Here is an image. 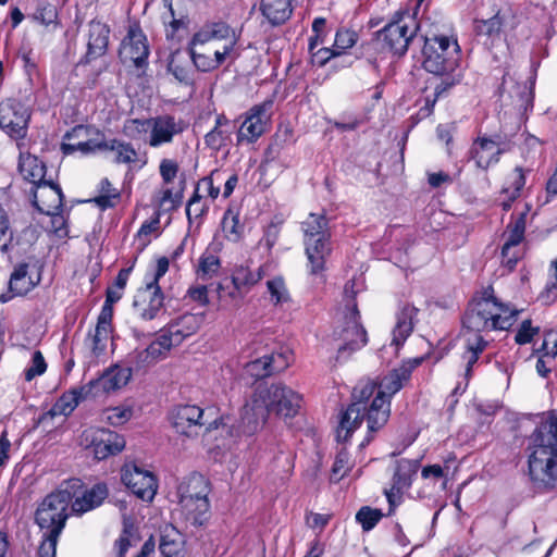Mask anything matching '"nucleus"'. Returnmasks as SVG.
Returning a JSON list of instances; mask_svg holds the SVG:
<instances>
[{"instance_id": "49", "label": "nucleus", "mask_w": 557, "mask_h": 557, "mask_svg": "<svg viewBox=\"0 0 557 557\" xmlns=\"http://www.w3.org/2000/svg\"><path fill=\"white\" fill-rule=\"evenodd\" d=\"M173 347H175V345L164 334V332L161 331L158 337L147 347V350L149 351L152 360L158 362L159 360L164 359Z\"/></svg>"}, {"instance_id": "19", "label": "nucleus", "mask_w": 557, "mask_h": 557, "mask_svg": "<svg viewBox=\"0 0 557 557\" xmlns=\"http://www.w3.org/2000/svg\"><path fill=\"white\" fill-rule=\"evenodd\" d=\"M149 47L145 34L138 27H131L120 48L123 63H132L143 67L147 63Z\"/></svg>"}, {"instance_id": "24", "label": "nucleus", "mask_w": 557, "mask_h": 557, "mask_svg": "<svg viewBox=\"0 0 557 557\" xmlns=\"http://www.w3.org/2000/svg\"><path fill=\"white\" fill-rule=\"evenodd\" d=\"M418 469L419 460L417 459H400L397 461L393 475L392 487L389 490H385V495L391 506H394L395 504V496L410 487L412 476L417 473Z\"/></svg>"}, {"instance_id": "56", "label": "nucleus", "mask_w": 557, "mask_h": 557, "mask_svg": "<svg viewBox=\"0 0 557 557\" xmlns=\"http://www.w3.org/2000/svg\"><path fill=\"white\" fill-rule=\"evenodd\" d=\"M46 370H47V363L45 361V358H44L41 351L36 350L33 354L30 366L27 369H25V371H24L25 380L27 382H30L36 376L42 375L46 372Z\"/></svg>"}, {"instance_id": "58", "label": "nucleus", "mask_w": 557, "mask_h": 557, "mask_svg": "<svg viewBox=\"0 0 557 557\" xmlns=\"http://www.w3.org/2000/svg\"><path fill=\"white\" fill-rule=\"evenodd\" d=\"M267 357L270 361L272 374L285 370L293 360L292 352L287 349L280 352H272L267 355Z\"/></svg>"}, {"instance_id": "51", "label": "nucleus", "mask_w": 557, "mask_h": 557, "mask_svg": "<svg viewBox=\"0 0 557 557\" xmlns=\"http://www.w3.org/2000/svg\"><path fill=\"white\" fill-rule=\"evenodd\" d=\"M358 35L355 30L341 28L335 34L334 49L335 54L342 55L347 49L357 44Z\"/></svg>"}, {"instance_id": "60", "label": "nucleus", "mask_w": 557, "mask_h": 557, "mask_svg": "<svg viewBox=\"0 0 557 557\" xmlns=\"http://www.w3.org/2000/svg\"><path fill=\"white\" fill-rule=\"evenodd\" d=\"M350 469V462H349V454L346 449H341L335 458L332 473L334 476H337L336 480H339L344 478V475L348 472Z\"/></svg>"}, {"instance_id": "5", "label": "nucleus", "mask_w": 557, "mask_h": 557, "mask_svg": "<svg viewBox=\"0 0 557 557\" xmlns=\"http://www.w3.org/2000/svg\"><path fill=\"white\" fill-rule=\"evenodd\" d=\"M308 270L319 275L325 270L326 259L332 252L329 220L323 213H310L301 223Z\"/></svg>"}, {"instance_id": "18", "label": "nucleus", "mask_w": 557, "mask_h": 557, "mask_svg": "<svg viewBox=\"0 0 557 557\" xmlns=\"http://www.w3.org/2000/svg\"><path fill=\"white\" fill-rule=\"evenodd\" d=\"M273 101L267 100L260 104L253 106L246 115L238 131V140L255 143L264 132L267 123L270 120V111Z\"/></svg>"}, {"instance_id": "43", "label": "nucleus", "mask_w": 557, "mask_h": 557, "mask_svg": "<svg viewBox=\"0 0 557 557\" xmlns=\"http://www.w3.org/2000/svg\"><path fill=\"white\" fill-rule=\"evenodd\" d=\"M98 191L99 195L92 201L102 210L113 208L121 199L120 191L107 177L100 181Z\"/></svg>"}, {"instance_id": "38", "label": "nucleus", "mask_w": 557, "mask_h": 557, "mask_svg": "<svg viewBox=\"0 0 557 557\" xmlns=\"http://www.w3.org/2000/svg\"><path fill=\"white\" fill-rule=\"evenodd\" d=\"M230 134V121L219 115L214 128L205 136V143L209 148L218 151L226 145Z\"/></svg>"}, {"instance_id": "45", "label": "nucleus", "mask_w": 557, "mask_h": 557, "mask_svg": "<svg viewBox=\"0 0 557 557\" xmlns=\"http://www.w3.org/2000/svg\"><path fill=\"white\" fill-rule=\"evenodd\" d=\"M216 294L219 301L223 307H238L245 296V293L232 283L231 285L219 283L216 286Z\"/></svg>"}, {"instance_id": "42", "label": "nucleus", "mask_w": 557, "mask_h": 557, "mask_svg": "<svg viewBox=\"0 0 557 557\" xmlns=\"http://www.w3.org/2000/svg\"><path fill=\"white\" fill-rule=\"evenodd\" d=\"M466 352L463 355L467 361L466 375L469 376L473 364L478 361L479 355L485 349L487 342L482 335L466 334Z\"/></svg>"}, {"instance_id": "6", "label": "nucleus", "mask_w": 557, "mask_h": 557, "mask_svg": "<svg viewBox=\"0 0 557 557\" xmlns=\"http://www.w3.org/2000/svg\"><path fill=\"white\" fill-rule=\"evenodd\" d=\"M411 368L401 366L384 376L377 387V393L372 399L368 412V432L374 433L383 428L391 414V397L396 394L409 380Z\"/></svg>"}, {"instance_id": "61", "label": "nucleus", "mask_w": 557, "mask_h": 557, "mask_svg": "<svg viewBox=\"0 0 557 557\" xmlns=\"http://www.w3.org/2000/svg\"><path fill=\"white\" fill-rule=\"evenodd\" d=\"M177 58H178L177 52L172 54L171 60L168 65L169 71L175 76V78L178 82L188 84L190 82L189 70L185 66H182L178 63Z\"/></svg>"}, {"instance_id": "52", "label": "nucleus", "mask_w": 557, "mask_h": 557, "mask_svg": "<svg viewBox=\"0 0 557 557\" xmlns=\"http://www.w3.org/2000/svg\"><path fill=\"white\" fill-rule=\"evenodd\" d=\"M267 287L273 305L282 306L289 300V294L282 277L269 280Z\"/></svg>"}, {"instance_id": "33", "label": "nucleus", "mask_w": 557, "mask_h": 557, "mask_svg": "<svg viewBox=\"0 0 557 557\" xmlns=\"http://www.w3.org/2000/svg\"><path fill=\"white\" fill-rule=\"evenodd\" d=\"M417 312L418 310L416 307L406 305L397 314V321L395 327L393 329L392 338V344L396 347H399L411 334Z\"/></svg>"}, {"instance_id": "36", "label": "nucleus", "mask_w": 557, "mask_h": 557, "mask_svg": "<svg viewBox=\"0 0 557 557\" xmlns=\"http://www.w3.org/2000/svg\"><path fill=\"white\" fill-rule=\"evenodd\" d=\"M442 78L434 86L433 98H425V104L420 109L423 116H428L432 113L435 102L442 97L448 89L458 84L461 81V73L457 70L450 73L440 75Z\"/></svg>"}, {"instance_id": "3", "label": "nucleus", "mask_w": 557, "mask_h": 557, "mask_svg": "<svg viewBox=\"0 0 557 557\" xmlns=\"http://www.w3.org/2000/svg\"><path fill=\"white\" fill-rule=\"evenodd\" d=\"M518 310L502 304L494 296L492 287L483 290L480 298L473 299L465 318V333L481 335L492 330H508L515 322Z\"/></svg>"}, {"instance_id": "53", "label": "nucleus", "mask_w": 557, "mask_h": 557, "mask_svg": "<svg viewBox=\"0 0 557 557\" xmlns=\"http://www.w3.org/2000/svg\"><path fill=\"white\" fill-rule=\"evenodd\" d=\"M382 517L383 515L381 510L373 509L368 506L361 507L356 513V520L361 524L363 531L372 530Z\"/></svg>"}, {"instance_id": "11", "label": "nucleus", "mask_w": 557, "mask_h": 557, "mask_svg": "<svg viewBox=\"0 0 557 557\" xmlns=\"http://www.w3.org/2000/svg\"><path fill=\"white\" fill-rule=\"evenodd\" d=\"M359 318V311L354 304L344 317L343 324L334 331V337L342 342L337 347V360L348 358L367 344V332Z\"/></svg>"}, {"instance_id": "26", "label": "nucleus", "mask_w": 557, "mask_h": 557, "mask_svg": "<svg viewBox=\"0 0 557 557\" xmlns=\"http://www.w3.org/2000/svg\"><path fill=\"white\" fill-rule=\"evenodd\" d=\"M201 321L202 318L197 314L185 313L168 324L162 331L175 346H178L185 338L199 330Z\"/></svg>"}, {"instance_id": "63", "label": "nucleus", "mask_w": 557, "mask_h": 557, "mask_svg": "<svg viewBox=\"0 0 557 557\" xmlns=\"http://www.w3.org/2000/svg\"><path fill=\"white\" fill-rule=\"evenodd\" d=\"M537 333H539V327H532L531 321L524 320L521 323V325L515 336V341L519 345H524V344L530 343L533 339V336Z\"/></svg>"}, {"instance_id": "55", "label": "nucleus", "mask_w": 557, "mask_h": 557, "mask_svg": "<svg viewBox=\"0 0 557 557\" xmlns=\"http://www.w3.org/2000/svg\"><path fill=\"white\" fill-rule=\"evenodd\" d=\"M246 372L255 377V379H263L272 375V371L270 368V361L267 355L258 358L253 361H250L245 367Z\"/></svg>"}, {"instance_id": "14", "label": "nucleus", "mask_w": 557, "mask_h": 557, "mask_svg": "<svg viewBox=\"0 0 557 557\" xmlns=\"http://www.w3.org/2000/svg\"><path fill=\"white\" fill-rule=\"evenodd\" d=\"M30 114L24 104L8 99L0 102V128L12 138H24Z\"/></svg>"}, {"instance_id": "17", "label": "nucleus", "mask_w": 557, "mask_h": 557, "mask_svg": "<svg viewBox=\"0 0 557 557\" xmlns=\"http://www.w3.org/2000/svg\"><path fill=\"white\" fill-rule=\"evenodd\" d=\"M122 481L134 495L145 502H151L157 493L156 476L136 463H126L123 467Z\"/></svg>"}, {"instance_id": "30", "label": "nucleus", "mask_w": 557, "mask_h": 557, "mask_svg": "<svg viewBox=\"0 0 557 557\" xmlns=\"http://www.w3.org/2000/svg\"><path fill=\"white\" fill-rule=\"evenodd\" d=\"M210 493L209 481L200 473H191L184 478L177 486V495L180 499L186 498H208Z\"/></svg>"}, {"instance_id": "27", "label": "nucleus", "mask_w": 557, "mask_h": 557, "mask_svg": "<svg viewBox=\"0 0 557 557\" xmlns=\"http://www.w3.org/2000/svg\"><path fill=\"white\" fill-rule=\"evenodd\" d=\"M75 490V494L77 491ZM108 496V487L103 483H98L94 485L90 490H87L83 493L82 496L75 495L71 502V512L76 516H82L97 507H99L102 502Z\"/></svg>"}, {"instance_id": "39", "label": "nucleus", "mask_w": 557, "mask_h": 557, "mask_svg": "<svg viewBox=\"0 0 557 557\" xmlns=\"http://www.w3.org/2000/svg\"><path fill=\"white\" fill-rule=\"evenodd\" d=\"M106 150H110L115 153L114 162L119 164H131L137 162L138 160L137 150L135 149L133 144L127 141H123L115 138L107 140Z\"/></svg>"}, {"instance_id": "4", "label": "nucleus", "mask_w": 557, "mask_h": 557, "mask_svg": "<svg viewBox=\"0 0 557 557\" xmlns=\"http://www.w3.org/2000/svg\"><path fill=\"white\" fill-rule=\"evenodd\" d=\"M81 487L79 479H71L42 499L35 512V521L42 532L62 533L75 490Z\"/></svg>"}, {"instance_id": "15", "label": "nucleus", "mask_w": 557, "mask_h": 557, "mask_svg": "<svg viewBox=\"0 0 557 557\" xmlns=\"http://www.w3.org/2000/svg\"><path fill=\"white\" fill-rule=\"evenodd\" d=\"M194 44H208L211 41H223L221 51L228 52L232 61H235L239 53L236 50L238 36L236 32L224 22H212L205 24L194 36Z\"/></svg>"}, {"instance_id": "23", "label": "nucleus", "mask_w": 557, "mask_h": 557, "mask_svg": "<svg viewBox=\"0 0 557 557\" xmlns=\"http://www.w3.org/2000/svg\"><path fill=\"white\" fill-rule=\"evenodd\" d=\"M206 44H194V38H191L189 42V55L190 59L198 71L201 72H211L216 70L226 61H232V57L228 55V52L221 51L220 48H214L213 54L206 51Z\"/></svg>"}, {"instance_id": "62", "label": "nucleus", "mask_w": 557, "mask_h": 557, "mask_svg": "<svg viewBox=\"0 0 557 557\" xmlns=\"http://www.w3.org/2000/svg\"><path fill=\"white\" fill-rule=\"evenodd\" d=\"M160 175L164 183L170 184L176 177L178 164L173 159H162L160 162Z\"/></svg>"}, {"instance_id": "16", "label": "nucleus", "mask_w": 557, "mask_h": 557, "mask_svg": "<svg viewBox=\"0 0 557 557\" xmlns=\"http://www.w3.org/2000/svg\"><path fill=\"white\" fill-rule=\"evenodd\" d=\"M186 123L170 114L150 117L149 135L146 144L151 148H159L173 143L175 136L182 134Z\"/></svg>"}, {"instance_id": "48", "label": "nucleus", "mask_w": 557, "mask_h": 557, "mask_svg": "<svg viewBox=\"0 0 557 557\" xmlns=\"http://www.w3.org/2000/svg\"><path fill=\"white\" fill-rule=\"evenodd\" d=\"M525 185V175L522 168L517 166L508 177V185L503 193L508 195L509 201L517 199Z\"/></svg>"}, {"instance_id": "47", "label": "nucleus", "mask_w": 557, "mask_h": 557, "mask_svg": "<svg viewBox=\"0 0 557 557\" xmlns=\"http://www.w3.org/2000/svg\"><path fill=\"white\" fill-rule=\"evenodd\" d=\"M417 26L419 27L418 32L421 34V38H423L424 42L426 41V35L430 29H438V34H444V29L446 27L445 17L442 13L434 12L429 14L422 18L419 23L417 22Z\"/></svg>"}, {"instance_id": "29", "label": "nucleus", "mask_w": 557, "mask_h": 557, "mask_svg": "<svg viewBox=\"0 0 557 557\" xmlns=\"http://www.w3.org/2000/svg\"><path fill=\"white\" fill-rule=\"evenodd\" d=\"M89 395L92 394L88 384L73 388L62 394V396L55 401L47 414L51 417L69 416L75 410L78 404Z\"/></svg>"}, {"instance_id": "32", "label": "nucleus", "mask_w": 557, "mask_h": 557, "mask_svg": "<svg viewBox=\"0 0 557 557\" xmlns=\"http://www.w3.org/2000/svg\"><path fill=\"white\" fill-rule=\"evenodd\" d=\"M109 28L100 22L89 24L88 44L86 58L88 61L104 54L109 42Z\"/></svg>"}, {"instance_id": "46", "label": "nucleus", "mask_w": 557, "mask_h": 557, "mask_svg": "<svg viewBox=\"0 0 557 557\" xmlns=\"http://www.w3.org/2000/svg\"><path fill=\"white\" fill-rule=\"evenodd\" d=\"M221 268L220 259L212 253H203L199 259L198 277L207 281L218 274Z\"/></svg>"}, {"instance_id": "41", "label": "nucleus", "mask_w": 557, "mask_h": 557, "mask_svg": "<svg viewBox=\"0 0 557 557\" xmlns=\"http://www.w3.org/2000/svg\"><path fill=\"white\" fill-rule=\"evenodd\" d=\"M525 221L524 216L521 215L512 224H509L507 232L505 233V243L502 248V255H508L509 250L515 247H522V240L524 238Z\"/></svg>"}, {"instance_id": "9", "label": "nucleus", "mask_w": 557, "mask_h": 557, "mask_svg": "<svg viewBox=\"0 0 557 557\" xmlns=\"http://www.w3.org/2000/svg\"><path fill=\"white\" fill-rule=\"evenodd\" d=\"M168 270V258L162 257L158 259L153 272L146 274L145 286L137 290L133 307L136 314L143 320L149 321L157 318L163 309L164 296L159 286V280Z\"/></svg>"}, {"instance_id": "59", "label": "nucleus", "mask_w": 557, "mask_h": 557, "mask_svg": "<svg viewBox=\"0 0 557 557\" xmlns=\"http://www.w3.org/2000/svg\"><path fill=\"white\" fill-rule=\"evenodd\" d=\"M60 534L44 532V540L39 546V557H55L57 544Z\"/></svg>"}, {"instance_id": "8", "label": "nucleus", "mask_w": 557, "mask_h": 557, "mask_svg": "<svg viewBox=\"0 0 557 557\" xmlns=\"http://www.w3.org/2000/svg\"><path fill=\"white\" fill-rule=\"evenodd\" d=\"M419 27L409 12H396L391 22L375 33V49L404 55L418 34Z\"/></svg>"}, {"instance_id": "21", "label": "nucleus", "mask_w": 557, "mask_h": 557, "mask_svg": "<svg viewBox=\"0 0 557 557\" xmlns=\"http://www.w3.org/2000/svg\"><path fill=\"white\" fill-rule=\"evenodd\" d=\"M33 202L38 211L45 214H53L60 211L63 205V194L60 186L52 181L38 184L33 193Z\"/></svg>"}, {"instance_id": "22", "label": "nucleus", "mask_w": 557, "mask_h": 557, "mask_svg": "<svg viewBox=\"0 0 557 557\" xmlns=\"http://www.w3.org/2000/svg\"><path fill=\"white\" fill-rule=\"evenodd\" d=\"M111 320V308L103 307L100 315L98 317L94 333L89 334L86 338V345L89 348L91 356L95 358L102 356L107 349L108 341L112 332Z\"/></svg>"}, {"instance_id": "54", "label": "nucleus", "mask_w": 557, "mask_h": 557, "mask_svg": "<svg viewBox=\"0 0 557 557\" xmlns=\"http://www.w3.org/2000/svg\"><path fill=\"white\" fill-rule=\"evenodd\" d=\"M502 18L499 13H496L493 17L487 20H476L474 28L478 35H484L487 37H494L499 34L502 28Z\"/></svg>"}, {"instance_id": "35", "label": "nucleus", "mask_w": 557, "mask_h": 557, "mask_svg": "<svg viewBox=\"0 0 557 557\" xmlns=\"http://www.w3.org/2000/svg\"><path fill=\"white\" fill-rule=\"evenodd\" d=\"M18 169L24 180L34 184L35 187L41 182H46V165L37 157L27 154L20 157Z\"/></svg>"}, {"instance_id": "12", "label": "nucleus", "mask_w": 557, "mask_h": 557, "mask_svg": "<svg viewBox=\"0 0 557 557\" xmlns=\"http://www.w3.org/2000/svg\"><path fill=\"white\" fill-rule=\"evenodd\" d=\"M171 422L177 433L187 437L218 428L216 420L208 421L205 410L196 405H182L174 408L171 412Z\"/></svg>"}, {"instance_id": "7", "label": "nucleus", "mask_w": 557, "mask_h": 557, "mask_svg": "<svg viewBox=\"0 0 557 557\" xmlns=\"http://www.w3.org/2000/svg\"><path fill=\"white\" fill-rule=\"evenodd\" d=\"M430 30L422 49L423 67L434 75L454 72L458 69L457 40L445 34H438L437 28Z\"/></svg>"}, {"instance_id": "1", "label": "nucleus", "mask_w": 557, "mask_h": 557, "mask_svg": "<svg viewBox=\"0 0 557 557\" xmlns=\"http://www.w3.org/2000/svg\"><path fill=\"white\" fill-rule=\"evenodd\" d=\"M301 405L302 396L283 383L259 384L243 408L240 433L253 435L271 413L284 420L292 419L298 414Z\"/></svg>"}, {"instance_id": "37", "label": "nucleus", "mask_w": 557, "mask_h": 557, "mask_svg": "<svg viewBox=\"0 0 557 557\" xmlns=\"http://www.w3.org/2000/svg\"><path fill=\"white\" fill-rule=\"evenodd\" d=\"M107 147V139L100 132H96V137L89 138L78 143H62V151L65 154L74 153L76 151L83 154L94 153L96 151H104Z\"/></svg>"}, {"instance_id": "34", "label": "nucleus", "mask_w": 557, "mask_h": 557, "mask_svg": "<svg viewBox=\"0 0 557 557\" xmlns=\"http://www.w3.org/2000/svg\"><path fill=\"white\" fill-rule=\"evenodd\" d=\"M260 10L273 26L285 23L293 12L289 0H261Z\"/></svg>"}, {"instance_id": "13", "label": "nucleus", "mask_w": 557, "mask_h": 557, "mask_svg": "<svg viewBox=\"0 0 557 557\" xmlns=\"http://www.w3.org/2000/svg\"><path fill=\"white\" fill-rule=\"evenodd\" d=\"M79 444L85 448L91 449V453L98 460L116 455L125 447L124 438L117 433L92 426L82 432Z\"/></svg>"}, {"instance_id": "64", "label": "nucleus", "mask_w": 557, "mask_h": 557, "mask_svg": "<svg viewBox=\"0 0 557 557\" xmlns=\"http://www.w3.org/2000/svg\"><path fill=\"white\" fill-rule=\"evenodd\" d=\"M541 350L544 351V357L554 359L557 356V330L545 332Z\"/></svg>"}, {"instance_id": "44", "label": "nucleus", "mask_w": 557, "mask_h": 557, "mask_svg": "<svg viewBox=\"0 0 557 557\" xmlns=\"http://www.w3.org/2000/svg\"><path fill=\"white\" fill-rule=\"evenodd\" d=\"M184 542L180 533L173 530L161 536L159 549L163 557H184Z\"/></svg>"}, {"instance_id": "31", "label": "nucleus", "mask_w": 557, "mask_h": 557, "mask_svg": "<svg viewBox=\"0 0 557 557\" xmlns=\"http://www.w3.org/2000/svg\"><path fill=\"white\" fill-rule=\"evenodd\" d=\"M181 513L191 525H202L209 518L210 504L208 498L180 499Z\"/></svg>"}, {"instance_id": "10", "label": "nucleus", "mask_w": 557, "mask_h": 557, "mask_svg": "<svg viewBox=\"0 0 557 557\" xmlns=\"http://www.w3.org/2000/svg\"><path fill=\"white\" fill-rule=\"evenodd\" d=\"M377 387L373 382L358 384L352 392L354 401L343 413L339 426L337 429V440L347 442L351 434L361 425L366 419L368 421L369 400L377 393Z\"/></svg>"}, {"instance_id": "57", "label": "nucleus", "mask_w": 557, "mask_h": 557, "mask_svg": "<svg viewBox=\"0 0 557 557\" xmlns=\"http://www.w3.org/2000/svg\"><path fill=\"white\" fill-rule=\"evenodd\" d=\"M106 420L112 425H121L127 422L132 416L133 410L129 407H114L104 411Z\"/></svg>"}, {"instance_id": "50", "label": "nucleus", "mask_w": 557, "mask_h": 557, "mask_svg": "<svg viewBox=\"0 0 557 557\" xmlns=\"http://www.w3.org/2000/svg\"><path fill=\"white\" fill-rule=\"evenodd\" d=\"M150 117L128 119L124 122L122 132L131 139H139L141 135L149 133Z\"/></svg>"}, {"instance_id": "28", "label": "nucleus", "mask_w": 557, "mask_h": 557, "mask_svg": "<svg viewBox=\"0 0 557 557\" xmlns=\"http://www.w3.org/2000/svg\"><path fill=\"white\" fill-rule=\"evenodd\" d=\"M40 277L36 280L28 273V264L20 263L15 267L9 281V289L12 295H0V302L9 301L13 296H23L30 292L39 282Z\"/></svg>"}, {"instance_id": "2", "label": "nucleus", "mask_w": 557, "mask_h": 557, "mask_svg": "<svg viewBox=\"0 0 557 557\" xmlns=\"http://www.w3.org/2000/svg\"><path fill=\"white\" fill-rule=\"evenodd\" d=\"M529 475L537 484L553 487L557 482V413L548 411L530 436Z\"/></svg>"}, {"instance_id": "25", "label": "nucleus", "mask_w": 557, "mask_h": 557, "mask_svg": "<svg viewBox=\"0 0 557 557\" xmlns=\"http://www.w3.org/2000/svg\"><path fill=\"white\" fill-rule=\"evenodd\" d=\"M471 158L475 161L478 168L486 170L490 165L497 163L503 153L500 140L478 137L471 147Z\"/></svg>"}, {"instance_id": "40", "label": "nucleus", "mask_w": 557, "mask_h": 557, "mask_svg": "<svg viewBox=\"0 0 557 557\" xmlns=\"http://www.w3.org/2000/svg\"><path fill=\"white\" fill-rule=\"evenodd\" d=\"M263 276V269L260 267L256 271L247 267H237L232 274V284L246 293V289L257 284Z\"/></svg>"}, {"instance_id": "20", "label": "nucleus", "mask_w": 557, "mask_h": 557, "mask_svg": "<svg viewBox=\"0 0 557 557\" xmlns=\"http://www.w3.org/2000/svg\"><path fill=\"white\" fill-rule=\"evenodd\" d=\"M132 377V368L114 364L108 368L98 379L88 383L92 396L111 393L124 387Z\"/></svg>"}]
</instances>
